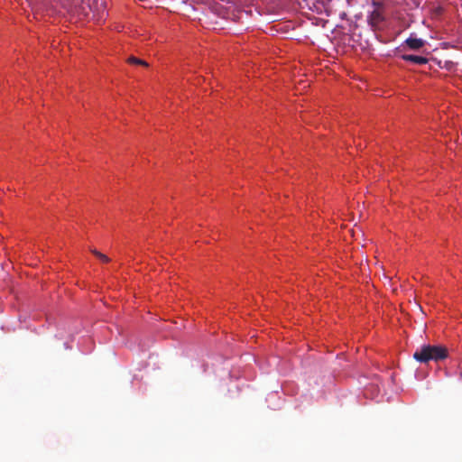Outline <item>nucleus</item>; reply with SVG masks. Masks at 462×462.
Wrapping results in <instances>:
<instances>
[{"instance_id": "nucleus-1", "label": "nucleus", "mask_w": 462, "mask_h": 462, "mask_svg": "<svg viewBox=\"0 0 462 462\" xmlns=\"http://www.w3.org/2000/svg\"><path fill=\"white\" fill-rule=\"evenodd\" d=\"M68 12L79 20L100 21L106 14L105 0H68Z\"/></svg>"}, {"instance_id": "nucleus-2", "label": "nucleus", "mask_w": 462, "mask_h": 462, "mask_svg": "<svg viewBox=\"0 0 462 462\" xmlns=\"http://www.w3.org/2000/svg\"><path fill=\"white\" fill-rule=\"evenodd\" d=\"M448 356V348L442 345H422L413 354V358L421 364H428L430 361L438 363Z\"/></svg>"}, {"instance_id": "nucleus-3", "label": "nucleus", "mask_w": 462, "mask_h": 462, "mask_svg": "<svg viewBox=\"0 0 462 462\" xmlns=\"http://www.w3.org/2000/svg\"><path fill=\"white\" fill-rule=\"evenodd\" d=\"M383 21V16L379 9H374L368 16V23L372 27H377Z\"/></svg>"}, {"instance_id": "nucleus-4", "label": "nucleus", "mask_w": 462, "mask_h": 462, "mask_svg": "<svg viewBox=\"0 0 462 462\" xmlns=\"http://www.w3.org/2000/svg\"><path fill=\"white\" fill-rule=\"evenodd\" d=\"M402 59L405 61L412 62L419 65L426 64L429 61L428 59L425 57L411 54H403L402 55Z\"/></svg>"}, {"instance_id": "nucleus-5", "label": "nucleus", "mask_w": 462, "mask_h": 462, "mask_svg": "<svg viewBox=\"0 0 462 462\" xmlns=\"http://www.w3.org/2000/svg\"><path fill=\"white\" fill-rule=\"evenodd\" d=\"M405 43L411 50L416 51L423 47L425 42L422 39L409 37Z\"/></svg>"}, {"instance_id": "nucleus-6", "label": "nucleus", "mask_w": 462, "mask_h": 462, "mask_svg": "<svg viewBox=\"0 0 462 462\" xmlns=\"http://www.w3.org/2000/svg\"><path fill=\"white\" fill-rule=\"evenodd\" d=\"M127 62L129 64H132V65H141V66H143V67H148V63L145 60H141V59L136 58V57H134V56H130L127 59Z\"/></svg>"}, {"instance_id": "nucleus-7", "label": "nucleus", "mask_w": 462, "mask_h": 462, "mask_svg": "<svg viewBox=\"0 0 462 462\" xmlns=\"http://www.w3.org/2000/svg\"><path fill=\"white\" fill-rule=\"evenodd\" d=\"M91 253L104 263H108L110 261V259L106 254L100 253L96 249H91Z\"/></svg>"}]
</instances>
